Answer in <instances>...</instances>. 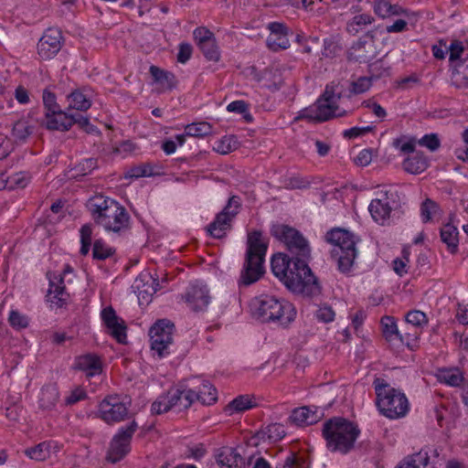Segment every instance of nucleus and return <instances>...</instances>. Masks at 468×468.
I'll return each mask as SVG.
<instances>
[{"label":"nucleus","instance_id":"nucleus-1","mask_svg":"<svg viewBox=\"0 0 468 468\" xmlns=\"http://www.w3.org/2000/svg\"><path fill=\"white\" fill-rule=\"evenodd\" d=\"M250 310L253 316L262 323H276L283 327L288 326L296 316L292 303L267 294L255 297L250 303Z\"/></svg>","mask_w":468,"mask_h":468},{"label":"nucleus","instance_id":"nucleus-2","mask_svg":"<svg viewBox=\"0 0 468 468\" xmlns=\"http://www.w3.org/2000/svg\"><path fill=\"white\" fill-rule=\"evenodd\" d=\"M268 243V239L264 238L260 230H253L248 234L247 251L240 274L242 284L250 285L257 282L264 273L263 263Z\"/></svg>","mask_w":468,"mask_h":468},{"label":"nucleus","instance_id":"nucleus-3","mask_svg":"<svg viewBox=\"0 0 468 468\" xmlns=\"http://www.w3.org/2000/svg\"><path fill=\"white\" fill-rule=\"evenodd\" d=\"M360 434V430L352 421L344 418H333L325 421L323 435L331 452H349Z\"/></svg>","mask_w":468,"mask_h":468},{"label":"nucleus","instance_id":"nucleus-4","mask_svg":"<svg viewBox=\"0 0 468 468\" xmlns=\"http://www.w3.org/2000/svg\"><path fill=\"white\" fill-rule=\"evenodd\" d=\"M373 386L377 396L376 405L383 416L390 420L406 416L410 410V403L403 392L379 378H375Z\"/></svg>","mask_w":468,"mask_h":468},{"label":"nucleus","instance_id":"nucleus-5","mask_svg":"<svg viewBox=\"0 0 468 468\" xmlns=\"http://www.w3.org/2000/svg\"><path fill=\"white\" fill-rule=\"evenodd\" d=\"M339 84L332 82L326 85L324 93L316 101L315 110H303L295 120L306 119L310 122H322L335 117L345 116L346 112L337 105L342 97V91L338 89Z\"/></svg>","mask_w":468,"mask_h":468},{"label":"nucleus","instance_id":"nucleus-6","mask_svg":"<svg viewBox=\"0 0 468 468\" xmlns=\"http://www.w3.org/2000/svg\"><path fill=\"white\" fill-rule=\"evenodd\" d=\"M325 239L335 245L332 257L337 258L339 271H349L357 254L354 234L345 229L335 228L326 233Z\"/></svg>","mask_w":468,"mask_h":468},{"label":"nucleus","instance_id":"nucleus-7","mask_svg":"<svg viewBox=\"0 0 468 468\" xmlns=\"http://www.w3.org/2000/svg\"><path fill=\"white\" fill-rule=\"evenodd\" d=\"M307 261L303 258L296 260L283 283L295 294L314 297L321 293V286L308 266Z\"/></svg>","mask_w":468,"mask_h":468},{"label":"nucleus","instance_id":"nucleus-8","mask_svg":"<svg viewBox=\"0 0 468 468\" xmlns=\"http://www.w3.org/2000/svg\"><path fill=\"white\" fill-rule=\"evenodd\" d=\"M271 234L286 245L292 258L309 260L311 249L307 239L300 231L287 225L277 224L272 226Z\"/></svg>","mask_w":468,"mask_h":468},{"label":"nucleus","instance_id":"nucleus-9","mask_svg":"<svg viewBox=\"0 0 468 468\" xmlns=\"http://www.w3.org/2000/svg\"><path fill=\"white\" fill-rule=\"evenodd\" d=\"M92 216L107 231L120 232L129 226L130 217L124 207H96Z\"/></svg>","mask_w":468,"mask_h":468},{"label":"nucleus","instance_id":"nucleus-10","mask_svg":"<svg viewBox=\"0 0 468 468\" xmlns=\"http://www.w3.org/2000/svg\"><path fill=\"white\" fill-rule=\"evenodd\" d=\"M175 325L169 320L157 321L149 330L152 350L155 351L159 357L169 354V346L173 342Z\"/></svg>","mask_w":468,"mask_h":468},{"label":"nucleus","instance_id":"nucleus-11","mask_svg":"<svg viewBox=\"0 0 468 468\" xmlns=\"http://www.w3.org/2000/svg\"><path fill=\"white\" fill-rule=\"evenodd\" d=\"M138 425L133 420L125 428H121L113 437L107 453V460L115 463L122 460L130 451V442Z\"/></svg>","mask_w":468,"mask_h":468},{"label":"nucleus","instance_id":"nucleus-12","mask_svg":"<svg viewBox=\"0 0 468 468\" xmlns=\"http://www.w3.org/2000/svg\"><path fill=\"white\" fill-rule=\"evenodd\" d=\"M126 404L117 396L105 398L99 406L100 417L107 423L120 422L128 416Z\"/></svg>","mask_w":468,"mask_h":468},{"label":"nucleus","instance_id":"nucleus-13","mask_svg":"<svg viewBox=\"0 0 468 468\" xmlns=\"http://www.w3.org/2000/svg\"><path fill=\"white\" fill-rule=\"evenodd\" d=\"M101 317L111 335L120 344H126V325L124 321L116 314L112 306L105 307L101 312Z\"/></svg>","mask_w":468,"mask_h":468},{"label":"nucleus","instance_id":"nucleus-14","mask_svg":"<svg viewBox=\"0 0 468 468\" xmlns=\"http://www.w3.org/2000/svg\"><path fill=\"white\" fill-rule=\"evenodd\" d=\"M184 297L193 312L206 311L211 300L207 286L199 283L191 284Z\"/></svg>","mask_w":468,"mask_h":468},{"label":"nucleus","instance_id":"nucleus-15","mask_svg":"<svg viewBox=\"0 0 468 468\" xmlns=\"http://www.w3.org/2000/svg\"><path fill=\"white\" fill-rule=\"evenodd\" d=\"M61 32L56 28H48L37 44L38 55L43 59L53 58L61 48Z\"/></svg>","mask_w":468,"mask_h":468},{"label":"nucleus","instance_id":"nucleus-16","mask_svg":"<svg viewBox=\"0 0 468 468\" xmlns=\"http://www.w3.org/2000/svg\"><path fill=\"white\" fill-rule=\"evenodd\" d=\"M230 207L225 208L217 214L215 219L207 227V232L215 239H222L226 236V232L230 229L231 222L237 211H229Z\"/></svg>","mask_w":468,"mask_h":468},{"label":"nucleus","instance_id":"nucleus-17","mask_svg":"<svg viewBox=\"0 0 468 468\" xmlns=\"http://www.w3.org/2000/svg\"><path fill=\"white\" fill-rule=\"evenodd\" d=\"M73 368L84 372L87 378H91L102 372V363L96 354L88 353L75 358Z\"/></svg>","mask_w":468,"mask_h":468},{"label":"nucleus","instance_id":"nucleus-18","mask_svg":"<svg viewBox=\"0 0 468 468\" xmlns=\"http://www.w3.org/2000/svg\"><path fill=\"white\" fill-rule=\"evenodd\" d=\"M370 40H358L354 43L348 51V58L350 60L358 61L360 63L367 62L376 56L375 44L373 35H370Z\"/></svg>","mask_w":468,"mask_h":468},{"label":"nucleus","instance_id":"nucleus-19","mask_svg":"<svg viewBox=\"0 0 468 468\" xmlns=\"http://www.w3.org/2000/svg\"><path fill=\"white\" fill-rule=\"evenodd\" d=\"M295 261L296 259L292 257L278 253L271 258V271L273 274L283 282L292 271Z\"/></svg>","mask_w":468,"mask_h":468},{"label":"nucleus","instance_id":"nucleus-20","mask_svg":"<svg viewBox=\"0 0 468 468\" xmlns=\"http://www.w3.org/2000/svg\"><path fill=\"white\" fill-rule=\"evenodd\" d=\"M195 393L198 394L196 397V400L200 401L204 405H210L217 401V390L216 388L207 380H200L198 378L194 379Z\"/></svg>","mask_w":468,"mask_h":468},{"label":"nucleus","instance_id":"nucleus-21","mask_svg":"<svg viewBox=\"0 0 468 468\" xmlns=\"http://www.w3.org/2000/svg\"><path fill=\"white\" fill-rule=\"evenodd\" d=\"M216 460L221 468H238L243 463L237 450L229 447L220 449L216 455Z\"/></svg>","mask_w":468,"mask_h":468},{"label":"nucleus","instance_id":"nucleus-22","mask_svg":"<svg viewBox=\"0 0 468 468\" xmlns=\"http://www.w3.org/2000/svg\"><path fill=\"white\" fill-rule=\"evenodd\" d=\"M395 468H435L431 464L427 452H419L404 457Z\"/></svg>","mask_w":468,"mask_h":468},{"label":"nucleus","instance_id":"nucleus-23","mask_svg":"<svg viewBox=\"0 0 468 468\" xmlns=\"http://www.w3.org/2000/svg\"><path fill=\"white\" fill-rule=\"evenodd\" d=\"M402 201L398 190L394 186H383L375 191V197L370 205H391Z\"/></svg>","mask_w":468,"mask_h":468},{"label":"nucleus","instance_id":"nucleus-24","mask_svg":"<svg viewBox=\"0 0 468 468\" xmlns=\"http://www.w3.org/2000/svg\"><path fill=\"white\" fill-rule=\"evenodd\" d=\"M35 120L31 114L16 121L12 129V135L16 141L25 142L35 130Z\"/></svg>","mask_w":468,"mask_h":468},{"label":"nucleus","instance_id":"nucleus-25","mask_svg":"<svg viewBox=\"0 0 468 468\" xmlns=\"http://www.w3.org/2000/svg\"><path fill=\"white\" fill-rule=\"evenodd\" d=\"M374 12L379 17L385 19L395 16L407 14V10L399 5H392L387 0H376L373 5Z\"/></svg>","mask_w":468,"mask_h":468},{"label":"nucleus","instance_id":"nucleus-26","mask_svg":"<svg viewBox=\"0 0 468 468\" xmlns=\"http://www.w3.org/2000/svg\"><path fill=\"white\" fill-rule=\"evenodd\" d=\"M172 395L173 398L176 399V401H174V410L177 411L188 409L196 400V397L198 396V394L195 393V389L193 388L172 389Z\"/></svg>","mask_w":468,"mask_h":468},{"label":"nucleus","instance_id":"nucleus-27","mask_svg":"<svg viewBox=\"0 0 468 468\" xmlns=\"http://www.w3.org/2000/svg\"><path fill=\"white\" fill-rule=\"evenodd\" d=\"M58 400V390L56 385L48 384L42 388L39 397V407L44 410H51Z\"/></svg>","mask_w":468,"mask_h":468},{"label":"nucleus","instance_id":"nucleus-28","mask_svg":"<svg viewBox=\"0 0 468 468\" xmlns=\"http://www.w3.org/2000/svg\"><path fill=\"white\" fill-rule=\"evenodd\" d=\"M150 73L154 80L161 86L163 90H172L176 84L175 75L169 71H165L156 66L150 67Z\"/></svg>","mask_w":468,"mask_h":468},{"label":"nucleus","instance_id":"nucleus-29","mask_svg":"<svg viewBox=\"0 0 468 468\" xmlns=\"http://www.w3.org/2000/svg\"><path fill=\"white\" fill-rule=\"evenodd\" d=\"M452 82L457 88L468 87V58L455 63Z\"/></svg>","mask_w":468,"mask_h":468},{"label":"nucleus","instance_id":"nucleus-30","mask_svg":"<svg viewBox=\"0 0 468 468\" xmlns=\"http://www.w3.org/2000/svg\"><path fill=\"white\" fill-rule=\"evenodd\" d=\"M290 419L297 425H311L315 423L319 417L310 408L301 407L292 411Z\"/></svg>","mask_w":468,"mask_h":468},{"label":"nucleus","instance_id":"nucleus-31","mask_svg":"<svg viewBox=\"0 0 468 468\" xmlns=\"http://www.w3.org/2000/svg\"><path fill=\"white\" fill-rule=\"evenodd\" d=\"M46 127L48 130H65L68 131L70 128V122L69 121V113L61 111V118L58 113L46 112Z\"/></svg>","mask_w":468,"mask_h":468},{"label":"nucleus","instance_id":"nucleus-32","mask_svg":"<svg viewBox=\"0 0 468 468\" xmlns=\"http://www.w3.org/2000/svg\"><path fill=\"white\" fill-rule=\"evenodd\" d=\"M428 167V160L423 154H417L411 157H408L403 162V168L410 174H420Z\"/></svg>","mask_w":468,"mask_h":468},{"label":"nucleus","instance_id":"nucleus-33","mask_svg":"<svg viewBox=\"0 0 468 468\" xmlns=\"http://www.w3.org/2000/svg\"><path fill=\"white\" fill-rule=\"evenodd\" d=\"M441 238L452 253L456 252L458 248V230L457 228L448 223L441 229Z\"/></svg>","mask_w":468,"mask_h":468},{"label":"nucleus","instance_id":"nucleus-34","mask_svg":"<svg viewBox=\"0 0 468 468\" xmlns=\"http://www.w3.org/2000/svg\"><path fill=\"white\" fill-rule=\"evenodd\" d=\"M256 405L257 404L249 396L240 395L227 405L226 411L231 415L234 412H242L250 410L256 407Z\"/></svg>","mask_w":468,"mask_h":468},{"label":"nucleus","instance_id":"nucleus-35","mask_svg":"<svg viewBox=\"0 0 468 468\" xmlns=\"http://www.w3.org/2000/svg\"><path fill=\"white\" fill-rule=\"evenodd\" d=\"M174 401H176V398H173L172 389L167 392L166 395L160 396L153 404L151 410L154 414H162L167 412L170 410H174Z\"/></svg>","mask_w":468,"mask_h":468},{"label":"nucleus","instance_id":"nucleus-36","mask_svg":"<svg viewBox=\"0 0 468 468\" xmlns=\"http://www.w3.org/2000/svg\"><path fill=\"white\" fill-rule=\"evenodd\" d=\"M286 434L283 425L280 423H272L268 425L264 431L257 433V436L261 439L267 438L271 441H277L282 440Z\"/></svg>","mask_w":468,"mask_h":468},{"label":"nucleus","instance_id":"nucleus-37","mask_svg":"<svg viewBox=\"0 0 468 468\" xmlns=\"http://www.w3.org/2000/svg\"><path fill=\"white\" fill-rule=\"evenodd\" d=\"M438 379L442 383L457 387L463 382V377L458 368H449L441 370L438 374Z\"/></svg>","mask_w":468,"mask_h":468},{"label":"nucleus","instance_id":"nucleus-38","mask_svg":"<svg viewBox=\"0 0 468 468\" xmlns=\"http://www.w3.org/2000/svg\"><path fill=\"white\" fill-rule=\"evenodd\" d=\"M185 133L187 136L205 137L212 133V126L207 122H193L185 127Z\"/></svg>","mask_w":468,"mask_h":468},{"label":"nucleus","instance_id":"nucleus-39","mask_svg":"<svg viewBox=\"0 0 468 468\" xmlns=\"http://www.w3.org/2000/svg\"><path fill=\"white\" fill-rule=\"evenodd\" d=\"M115 250L109 246L103 239H98L93 243L92 258L97 261H104L112 257Z\"/></svg>","mask_w":468,"mask_h":468},{"label":"nucleus","instance_id":"nucleus-40","mask_svg":"<svg viewBox=\"0 0 468 468\" xmlns=\"http://www.w3.org/2000/svg\"><path fill=\"white\" fill-rule=\"evenodd\" d=\"M97 167V159L87 158L83 162L80 163L75 167L69 170V177L78 178L80 176H84L91 173V171L95 170Z\"/></svg>","mask_w":468,"mask_h":468},{"label":"nucleus","instance_id":"nucleus-41","mask_svg":"<svg viewBox=\"0 0 468 468\" xmlns=\"http://www.w3.org/2000/svg\"><path fill=\"white\" fill-rule=\"evenodd\" d=\"M69 109L85 112L91 106L90 101L81 92L73 91L68 96Z\"/></svg>","mask_w":468,"mask_h":468},{"label":"nucleus","instance_id":"nucleus-42","mask_svg":"<svg viewBox=\"0 0 468 468\" xmlns=\"http://www.w3.org/2000/svg\"><path fill=\"white\" fill-rule=\"evenodd\" d=\"M63 284V279L60 277L58 282L53 281L49 282L48 294L51 296V302L57 299V304L62 306L66 303L68 294L65 292V286Z\"/></svg>","mask_w":468,"mask_h":468},{"label":"nucleus","instance_id":"nucleus-43","mask_svg":"<svg viewBox=\"0 0 468 468\" xmlns=\"http://www.w3.org/2000/svg\"><path fill=\"white\" fill-rule=\"evenodd\" d=\"M381 326H382L383 335L387 340L391 341L396 338H399L401 340V336L399 335L394 317H392V316L382 317Z\"/></svg>","mask_w":468,"mask_h":468},{"label":"nucleus","instance_id":"nucleus-44","mask_svg":"<svg viewBox=\"0 0 468 468\" xmlns=\"http://www.w3.org/2000/svg\"><path fill=\"white\" fill-rule=\"evenodd\" d=\"M380 77L378 75H372L370 77H360L356 80H354L350 84V93L352 94H361L366 92L372 86V80H377Z\"/></svg>","mask_w":468,"mask_h":468},{"label":"nucleus","instance_id":"nucleus-45","mask_svg":"<svg viewBox=\"0 0 468 468\" xmlns=\"http://www.w3.org/2000/svg\"><path fill=\"white\" fill-rule=\"evenodd\" d=\"M198 48L207 60L217 62L219 60L220 53L217 46L216 38L210 39L205 43L198 45Z\"/></svg>","mask_w":468,"mask_h":468},{"label":"nucleus","instance_id":"nucleus-46","mask_svg":"<svg viewBox=\"0 0 468 468\" xmlns=\"http://www.w3.org/2000/svg\"><path fill=\"white\" fill-rule=\"evenodd\" d=\"M80 250L82 256L88 255L91 245L92 228L90 224H84L80 229Z\"/></svg>","mask_w":468,"mask_h":468},{"label":"nucleus","instance_id":"nucleus-47","mask_svg":"<svg viewBox=\"0 0 468 468\" xmlns=\"http://www.w3.org/2000/svg\"><path fill=\"white\" fill-rule=\"evenodd\" d=\"M372 218L380 225H385L389 219L390 207H367Z\"/></svg>","mask_w":468,"mask_h":468},{"label":"nucleus","instance_id":"nucleus-48","mask_svg":"<svg viewBox=\"0 0 468 468\" xmlns=\"http://www.w3.org/2000/svg\"><path fill=\"white\" fill-rule=\"evenodd\" d=\"M267 46L273 51L286 49L290 47L287 35L269 36L266 40Z\"/></svg>","mask_w":468,"mask_h":468},{"label":"nucleus","instance_id":"nucleus-49","mask_svg":"<svg viewBox=\"0 0 468 468\" xmlns=\"http://www.w3.org/2000/svg\"><path fill=\"white\" fill-rule=\"evenodd\" d=\"M374 20H375L374 17L369 15H367V14L357 15V16H354L352 21L347 25V30L350 33H357L359 30L356 27L357 26L370 25L371 23L374 22Z\"/></svg>","mask_w":468,"mask_h":468},{"label":"nucleus","instance_id":"nucleus-50","mask_svg":"<svg viewBox=\"0 0 468 468\" xmlns=\"http://www.w3.org/2000/svg\"><path fill=\"white\" fill-rule=\"evenodd\" d=\"M43 102L47 112L58 113V116L61 118V110L59 105L56 102V96L54 93L48 90H44Z\"/></svg>","mask_w":468,"mask_h":468},{"label":"nucleus","instance_id":"nucleus-51","mask_svg":"<svg viewBox=\"0 0 468 468\" xmlns=\"http://www.w3.org/2000/svg\"><path fill=\"white\" fill-rule=\"evenodd\" d=\"M26 453L31 459L42 461L48 456V446L45 442H41L33 448L27 449Z\"/></svg>","mask_w":468,"mask_h":468},{"label":"nucleus","instance_id":"nucleus-52","mask_svg":"<svg viewBox=\"0 0 468 468\" xmlns=\"http://www.w3.org/2000/svg\"><path fill=\"white\" fill-rule=\"evenodd\" d=\"M153 175L152 166L148 164H143L132 167L127 171L125 176L130 178H139L143 176H151Z\"/></svg>","mask_w":468,"mask_h":468},{"label":"nucleus","instance_id":"nucleus-53","mask_svg":"<svg viewBox=\"0 0 468 468\" xmlns=\"http://www.w3.org/2000/svg\"><path fill=\"white\" fill-rule=\"evenodd\" d=\"M8 321L12 327L16 329L26 328L28 325V319L26 315L17 311H11L9 314Z\"/></svg>","mask_w":468,"mask_h":468},{"label":"nucleus","instance_id":"nucleus-54","mask_svg":"<svg viewBox=\"0 0 468 468\" xmlns=\"http://www.w3.org/2000/svg\"><path fill=\"white\" fill-rule=\"evenodd\" d=\"M335 312L331 306L323 304L315 312V317L323 323H330L335 319Z\"/></svg>","mask_w":468,"mask_h":468},{"label":"nucleus","instance_id":"nucleus-55","mask_svg":"<svg viewBox=\"0 0 468 468\" xmlns=\"http://www.w3.org/2000/svg\"><path fill=\"white\" fill-rule=\"evenodd\" d=\"M419 144L427 147L431 152L436 151L440 145V139L436 133H431L424 135L419 140Z\"/></svg>","mask_w":468,"mask_h":468},{"label":"nucleus","instance_id":"nucleus-56","mask_svg":"<svg viewBox=\"0 0 468 468\" xmlns=\"http://www.w3.org/2000/svg\"><path fill=\"white\" fill-rule=\"evenodd\" d=\"M447 51H449V60L453 62H459L462 54L464 51L463 43L460 41H452L449 48H447Z\"/></svg>","mask_w":468,"mask_h":468},{"label":"nucleus","instance_id":"nucleus-57","mask_svg":"<svg viewBox=\"0 0 468 468\" xmlns=\"http://www.w3.org/2000/svg\"><path fill=\"white\" fill-rule=\"evenodd\" d=\"M406 321L412 325L420 326L427 323V317L423 312L413 310L407 314Z\"/></svg>","mask_w":468,"mask_h":468},{"label":"nucleus","instance_id":"nucleus-58","mask_svg":"<svg viewBox=\"0 0 468 468\" xmlns=\"http://www.w3.org/2000/svg\"><path fill=\"white\" fill-rule=\"evenodd\" d=\"M303 458L297 456L294 452H291L282 463H278L275 468H301L303 465Z\"/></svg>","mask_w":468,"mask_h":468},{"label":"nucleus","instance_id":"nucleus-59","mask_svg":"<svg viewBox=\"0 0 468 468\" xmlns=\"http://www.w3.org/2000/svg\"><path fill=\"white\" fill-rule=\"evenodd\" d=\"M193 35L197 46L215 37L214 34L204 27L196 28L193 32Z\"/></svg>","mask_w":468,"mask_h":468},{"label":"nucleus","instance_id":"nucleus-60","mask_svg":"<svg viewBox=\"0 0 468 468\" xmlns=\"http://www.w3.org/2000/svg\"><path fill=\"white\" fill-rule=\"evenodd\" d=\"M236 141L232 137H223L215 150L222 154H229L235 149Z\"/></svg>","mask_w":468,"mask_h":468},{"label":"nucleus","instance_id":"nucleus-61","mask_svg":"<svg viewBox=\"0 0 468 468\" xmlns=\"http://www.w3.org/2000/svg\"><path fill=\"white\" fill-rule=\"evenodd\" d=\"M192 46L188 43H181L179 45V50L177 54V61L180 63H186L192 55Z\"/></svg>","mask_w":468,"mask_h":468},{"label":"nucleus","instance_id":"nucleus-62","mask_svg":"<svg viewBox=\"0 0 468 468\" xmlns=\"http://www.w3.org/2000/svg\"><path fill=\"white\" fill-rule=\"evenodd\" d=\"M363 105L367 108L371 109L372 112L378 118L384 119L387 115V112L383 107H381L380 104L372 101L370 100L365 101L363 102Z\"/></svg>","mask_w":468,"mask_h":468},{"label":"nucleus","instance_id":"nucleus-63","mask_svg":"<svg viewBox=\"0 0 468 468\" xmlns=\"http://www.w3.org/2000/svg\"><path fill=\"white\" fill-rule=\"evenodd\" d=\"M9 182L12 186L24 188L28 184L29 177L24 173H17L9 178Z\"/></svg>","mask_w":468,"mask_h":468},{"label":"nucleus","instance_id":"nucleus-64","mask_svg":"<svg viewBox=\"0 0 468 468\" xmlns=\"http://www.w3.org/2000/svg\"><path fill=\"white\" fill-rule=\"evenodd\" d=\"M420 79L416 74H411L408 77L402 78L397 81L398 87L402 90H407L412 87V84H418Z\"/></svg>","mask_w":468,"mask_h":468}]
</instances>
